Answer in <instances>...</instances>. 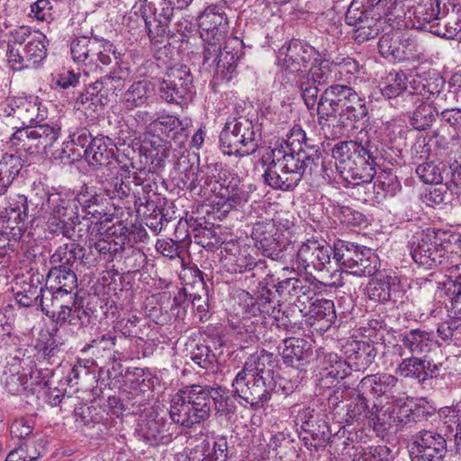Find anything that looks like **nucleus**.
<instances>
[{
  "instance_id": "1",
  "label": "nucleus",
  "mask_w": 461,
  "mask_h": 461,
  "mask_svg": "<svg viewBox=\"0 0 461 461\" xmlns=\"http://www.w3.org/2000/svg\"><path fill=\"white\" fill-rule=\"evenodd\" d=\"M438 14L437 0H353L346 22L357 29L384 20L393 29L407 30L424 27Z\"/></svg>"
},
{
  "instance_id": "2",
  "label": "nucleus",
  "mask_w": 461,
  "mask_h": 461,
  "mask_svg": "<svg viewBox=\"0 0 461 461\" xmlns=\"http://www.w3.org/2000/svg\"><path fill=\"white\" fill-rule=\"evenodd\" d=\"M199 34L203 46L204 69L212 70L214 83L228 82L236 75L237 63L240 58V41L230 38L225 40L229 22L224 5L214 4L207 6L197 16Z\"/></svg>"
},
{
  "instance_id": "3",
  "label": "nucleus",
  "mask_w": 461,
  "mask_h": 461,
  "mask_svg": "<svg viewBox=\"0 0 461 461\" xmlns=\"http://www.w3.org/2000/svg\"><path fill=\"white\" fill-rule=\"evenodd\" d=\"M100 188L93 185H84L75 194L73 193H48L40 207V215L47 221V227L50 233L62 234L70 238L76 225L80 223V211L85 214L83 218H90L96 223H104L112 221V215L100 209L104 198L99 192Z\"/></svg>"
},
{
  "instance_id": "4",
  "label": "nucleus",
  "mask_w": 461,
  "mask_h": 461,
  "mask_svg": "<svg viewBox=\"0 0 461 461\" xmlns=\"http://www.w3.org/2000/svg\"><path fill=\"white\" fill-rule=\"evenodd\" d=\"M319 154V148L309 142L303 130H293L284 144L263 158L268 163L263 175L266 184L283 191L294 189L305 170L320 158Z\"/></svg>"
},
{
  "instance_id": "5",
  "label": "nucleus",
  "mask_w": 461,
  "mask_h": 461,
  "mask_svg": "<svg viewBox=\"0 0 461 461\" xmlns=\"http://www.w3.org/2000/svg\"><path fill=\"white\" fill-rule=\"evenodd\" d=\"M319 96V89L309 83L302 85V97L309 110L316 111L318 122L324 128L333 118L345 127H354V123L367 114L364 99L351 87L344 85H332Z\"/></svg>"
},
{
  "instance_id": "6",
  "label": "nucleus",
  "mask_w": 461,
  "mask_h": 461,
  "mask_svg": "<svg viewBox=\"0 0 461 461\" xmlns=\"http://www.w3.org/2000/svg\"><path fill=\"white\" fill-rule=\"evenodd\" d=\"M376 147L366 130L357 132L355 140L340 141L332 149V158L340 177L348 185L370 184L375 172Z\"/></svg>"
},
{
  "instance_id": "7",
  "label": "nucleus",
  "mask_w": 461,
  "mask_h": 461,
  "mask_svg": "<svg viewBox=\"0 0 461 461\" xmlns=\"http://www.w3.org/2000/svg\"><path fill=\"white\" fill-rule=\"evenodd\" d=\"M211 413L208 386L193 384L180 389L170 401L171 420L186 428L204 422Z\"/></svg>"
},
{
  "instance_id": "8",
  "label": "nucleus",
  "mask_w": 461,
  "mask_h": 461,
  "mask_svg": "<svg viewBox=\"0 0 461 461\" xmlns=\"http://www.w3.org/2000/svg\"><path fill=\"white\" fill-rule=\"evenodd\" d=\"M74 116H64L51 123H38L35 126L22 127L12 134L7 145L16 152L48 154V149L59 138L61 128L68 125V121H74Z\"/></svg>"
},
{
  "instance_id": "9",
  "label": "nucleus",
  "mask_w": 461,
  "mask_h": 461,
  "mask_svg": "<svg viewBox=\"0 0 461 461\" xmlns=\"http://www.w3.org/2000/svg\"><path fill=\"white\" fill-rule=\"evenodd\" d=\"M333 259L342 273L357 277L374 276L379 267L378 258L370 249H362L344 240L334 243Z\"/></svg>"
},
{
  "instance_id": "10",
  "label": "nucleus",
  "mask_w": 461,
  "mask_h": 461,
  "mask_svg": "<svg viewBox=\"0 0 461 461\" xmlns=\"http://www.w3.org/2000/svg\"><path fill=\"white\" fill-rule=\"evenodd\" d=\"M70 50L75 62L89 68L88 70L84 69L85 77L89 71L95 70L98 63L108 66L114 60L118 64L122 58L113 43L104 39L77 38L72 41Z\"/></svg>"
},
{
  "instance_id": "11",
  "label": "nucleus",
  "mask_w": 461,
  "mask_h": 461,
  "mask_svg": "<svg viewBox=\"0 0 461 461\" xmlns=\"http://www.w3.org/2000/svg\"><path fill=\"white\" fill-rule=\"evenodd\" d=\"M451 242L447 233L435 229H427L414 237L411 246L412 259L425 268H432L447 261V253Z\"/></svg>"
},
{
  "instance_id": "12",
  "label": "nucleus",
  "mask_w": 461,
  "mask_h": 461,
  "mask_svg": "<svg viewBox=\"0 0 461 461\" xmlns=\"http://www.w3.org/2000/svg\"><path fill=\"white\" fill-rule=\"evenodd\" d=\"M49 114L46 104L38 96L7 98L0 106V118L12 129H21L22 125L40 123Z\"/></svg>"
},
{
  "instance_id": "13",
  "label": "nucleus",
  "mask_w": 461,
  "mask_h": 461,
  "mask_svg": "<svg viewBox=\"0 0 461 461\" xmlns=\"http://www.w3.org/2000/svg\"><path fill=\"white\" fill-rule=\"evenodd\" d=\"M221 149L229 156L252 154L258 149L255 126L246 117L229 118L220 135Z\"/></svg>"
},
{
  "instance_id": "14",
  "label": "nucleus",
  "mask_w": 461,
  "mask_h": 461,
  "mask_svg": "<svg viewBox=\"0 0 461 461\" xmlns=\"http://www.w3.org/2000/svg\"><path fill=\"white\" fill-rule=\"evenodd\" d=\"M240 299L243 303L242 308L245 316L241 321L237 323L231 321L230 325L233 330H236V334L240 340L244 342L254 341L255 335L253 333V329L251 326H249V330L248 328V318L250 316H269L276 321H279L281 310L277 309L275 302L270 299V291H265L257 298L252 297L247 292H242L240 294ZM282 314H284V312H282Z\"/></svg>"
},
{
  "instance_id": "15",
  "label": "nucleus",
  "mask_w": 461,
  "mask_h": 461,
  "mask_svg": "<svg viewBox=\"0 0 461 461\" xmlns=\"http://www.w3.org/2000/svg\"><path fill=\"white\" fill-rule=\"evenodd\" d=\"M231 385L235 394L249 403L252 410L264 407L271 398L265 378L258 373V368H252L251 364L237 373Z\"/></svg>"
},
{
  "instance_id": "16",
  "label": "nucleus",
  "mask_w": 461,
  "mask_h": 461,
  "mask_svg": "<svg viewBox=\"0 0 461 461\" xmlns=\"http://www.w3.org/2000/svg\"><path fill=\"white\" fill-rule=\"evenodd\" d=\"M43 312L62 326L66 323L71 326H81L86 318L83 299L76 294H64V296H56L43 304Z\"/></svg>"
},
{
  "instance_id": "17",
  "label": "nucleus",
  "mask_w": 461,
  "mask_h": 461,
  "mask_svg": "<svg viewBox=\"0 0 461 461\" xmlns=\"http://www.w3.org/2000/svg\"><path fill=\"white\" fill-rule=\"evenodd\" d=\"M320 53L298 40L284 44L277 53V65L291 73L304 75L312 60L318 61Z\"/></svg>"
},
{
  "instance_id": "18",
  "label": "nucleus",
  "mask_w": 461,
  "mask_h": 461,
  "mask_svg": "<svg viewBox=\"0 0 461 461\" xmlns=\"http://www.w3.org/2000/svg\"><path fill=\"white\" fill-rule=\"evenodd\" d=\"M446 451L447 442L444 437L430 429L417 433L409 446L411 461H442Z\"/></svg>"
},
{
  "instance_id": "19",
  "label": "nucleus",
  "mask_w": 461,
  "mask_h": 461,
  "mask_svg": "<svg viewBox=\"0 0 461 461\" xmlns=\"http://www.w3.org/2000/svg\"><path fill=\"white\" fill-rule=\"evenodd\" d=\"M193 77L186 66L171 68L158 86L159 96L167 103H178L193 94Z\"/></svg>"
},
{
  "instance_id": "20",
  "label": "nucleus",
  "mask_w": 461,
  "mask_h": 461,
  "mask_svg": "<svg viewBox=\"0 0 461 461\" xmlns=\"http://www.w3.org/2000/svg\"><path fill=\"white\" fill-rule=\"evenodd\" d=\"M212 190L215 193L212 204L223 215L248 203L252 192L250 186H248V191L243 186H239V180L234 177L230 181L224 179L222 183L217 182Z\"/></svg>"
},
{
  "instance_id": "21",
  "label": "nucleus",
  "mask_w": 461,
  "mask_h": 461,
  "mask_svg": "<svg viewBox=\"0 0 461 461\" xmlns=\"http://www.w3.org/2000/svg\"><path fill=\"white\" fill-rule=\"evenodd\" d=\"M48 44L47 37L43 33L36 32L33 34L31 32V36L25 41L23 59L19 55L18 50L12 47L10 56L14 70L37 68L41 66L47 58Z\"/></svg>"
},
{
  "instance_id": "22",
  "label": "nucleus",
  "mask_w": 461,
  "mask_h": 461,
  "mask_svg": "<svg viewBox=\"0 0 461 461\" xmlns=\"http://www.w3.org/2000/svg\"><path fill=\"white\" fill-rule=\"evenodd\" d=\"M366 292L369 300L375 303H386L391 301L396 302L401 298L404 292V285L402 279L395 273L384 272L369 281Z\"/></svg>"
},
{
  "instance_id": "23",
  "label": "nucleus",
  "mask_w": 461,
  "mask_h": 461,
  "mask_svg": "<svg viewBox=\"0 0 461 461\" xmlns=\"http://www.w3.org/2000/svg\"><path fill=\"white\" fill-rule=\"evenodd\" d=\"M132 165L116 163L109 168L110 174L100 180V189L110 199H123L130 195L131 184L134 183L136 173L131 170Z\"/></svg>"
},
{
  "instance_id": "24",
  "label": "nucleus",
  "mask_w": 461,
  "mask_h": 461,
  "mask_svg": "<svg viewBox=\"0 0 461 461\" xmlns=\"http://www.w3.org/2000/svg\"><path fill=\"white\" fill-rule=\"evenodd\" d=\"M43 280V276L39 273L16 277L12 285L16 302L23 307L40 305L43 312L44 299L42 294H45L42 285Z\"/></svg>"
},
{
  "instance_id": "25",
  "label": "nucleus",
  "mask_w": 461,
  "mask_h": 461,
  "mask_svg": "<svg viewBox=\"0 0 461 461\" xmlns=\"http://www.w3.org/2000/svg\"><path fill=\"white\" fill-rule=\"evenodd\" d=\"M331 249L325 242L308 240L298 249L295 265L305 271L314 269L322 271L330 263Z\"/></svg>"
},
{
  "instance_id": "26",
  "label": "nucleus",
  "mask_w": 461,
  "mask_h": 461,
  "mask_svg": "<svg viewBox=\"0 0 461 461\" xmlns=\"http://www.w3.org/2000/svg\"><path fill=\"white\" fill-rule=\"evenodd\" d=\"M325 285L313 276L287 277L276 285L280 295L299 299L302 304H306L322 291Z\"/></svg>"
},
{
  "instance_id": "27",
  "label": "nucleus",
  "mask_w": 461,
  "mask_h": 461,
  "mask_svg": "<svg viewBox=\"0 0 461 461\" xmlns=\"http://www.w3.org/2000/svg\"><path fill=\"white\" fill-rule=\"evenodd\" d=\"M77 288V278L76 274L68 267H51L49 271L46 283L45 294H42L43 302H49L56 296L76 294Z\"/></svg>"
},
{
  "instance_id": "28",
  "label": "nucleus",
  "mask_w": 461,
  "mask_h": 461,
  "mask_svg": "<svg viewBox=\"0 0 461 461\" xmlns=\"http://www.w3.org/2000/svg\"><path fill=\"white\" fill-rule=\"evenodd\" d=\"M445 86V80L438 74L433 72L416 73L410 81L411 91L408 92L410 102L417 104L420 100L429 102L438 96Z\"/></svg>"
},
{
  "instance_id": "29",
  "label": "nucleus",
  "mask_w": 461,
  "mask_h": 461,
  "mask_svg": "<svg viewBox=\"0 0 461 461\" xmlns=\"http://www.w3.org/2000/svg\"><path fill=\"white\" fill-rule=\"evenodd\" d=\"M170 426L162 418H153L141 420L135 430V436L138 440L143 442L147 446L158 447L160 445H167L172 439Z\"/></svg>"
},
{
  "instance_id": "30",
  "label": "nucleus",
  "mask_w": 461,
  "mask_h": 461,
  "mask_svg": "<svg viewBox=\"0 0 461 461\" xmlns=\"http://www.w3.org/2000/svg\"><path fill=\"white\" fill-rule=\"evenodd\" d=\"M397 417L394 422L396 429L416 423L434 414L435 409L422 399H397Z\"/></svg>"
},
{
  "instance_id": "31",
  "label": "nucleus",
  "mask_w": 461,
  "mask_h": 461,
  "mask_svg": "<svg viewBox=\"0 0 461 461\" xmlns=\"http://www.w3.org/2000/svg\"><path fill=\"white\" fill-rule=\"evenodd\" d=\"M226 443L203 440L189 451L177 453L175 461H226Z\"/></svg>"
},
{
  "instance_id": "32",
  "label": "nucleus",
  "mask_w": 461,
  "mask_h": 461,
  "mask_svg": "<svg viewBox=\"0 0 461 461\" xmlns=\"http://www.w3.org/2000/svg\"><path fill=\"white\" fill-rule=\"evenodd\" d=\"M116 147L113 140L105 136H97L91 140L85 150L86 159L91 165L113 166Z\"/></svg>"
},
{
  "instance_id": "33",
  "label": "nucleus",
  "mask_w": 461,
  "mask_h": 461,
  "mask_svg": "<svg viewBox=\"0 0 461 461\" xmlns=\"http://www.w3.org/2000/svg\"><path fill=\"white\" fill-rule=\"evenodd\" d=\"M399 342L415 357L426 356L436 345L433 333L426 330L413 329L399 336Z\"/></svg>"
},
{
  "instance_id": "34",
  "label": "nucleus",
  "mask_w": 461,
  "mask_h": 461,
  "mask_svg": "<svg viewBox=\"0 0 461 461\" xmlns=\"http://www.w3.org/2000/svg\"><path fill=\"white\" fill-rule=\"evenodd\" d=\"M350 368L359 371L368 367L376 356L373 346L364 341L351 340L343 346Z\"/></svg>"
},
{
  "instance_id": "35",
  "label": "nucleus",
  "mask_w": 461,
  "mask_h": 461,
  "mask_svg": "<svg viewBox=\"0 0 461 461\" xmlns=\"http://www.w3.org/2000/svg\"><path fill=\"white\" fill-rule=\"evenodd\" d=\"M173 18L171 9L161 8L152 15H142L141 20L144 23L146 32L152 43H162L167 36L168 25Z\"/></svg>"
},
{
  "instance_id": "36",
  "label": "nucleus",
  "mask_w": 461,
  "mask_h": 461,
  "mask_svg": "<svg viewBox=\"0 0 461 461\" xmlns=\"http://www.w3.org/2000/svg\"><path fill=\"white\" fill-rule=\"evenodd\" d=\"M30 363L25 359L13 358L5 371V388L12 394L27 391V376L30 375Z\"/></svg>"
},
{
  "instance_id": "37",
  "label": "nucleus",
  "mask_w": 461,
  "mask_h": 461,
  "mask_svg": "<svg viewBox=\"0 0 461 461\" xmlns=\"http://www.w3.org/2000/svg\"><path fill=\"white\" fill-rule=\"evenodd\" d=\"M154 92V86L148 80L133 82L122 94L121 103L124 109L131 111L147 103Z\"/></svg>"
},
{
  "instance_id": "38",
  "label": "nucleus",
  "mask_w": 461,
  "mask_h": 461,
  "mask_svg": "<svg viewBox=\"0 0 461 461\" xmlns=\"http://www.w3.org/2000/svg\"><path fill=\"white\" fill-rule=\"evenodd\" d=\"M408 84L410 85V82H408L405 73L402 71H393L381 79L379 90L388 99L396 98L403 95L410 99L408 92L411 91V89H408Z\"/></svg>"
},
{
  "instance_id": "39",
  "label": "nucleus",
  "mask_w": 461,
  "mask_h": 461,
  "mask_svg": "<svg viewBox=\"0 0 461 461\" xmlns=\"http://www.w3.org/2000/svg\"><path fill=\"white\" fill-rule=\"evenodd\" d=\"M430 363L425 361L420 357L411 356L405 357L396 368V373L403 377L417 379L419 382H424L433 376V370L429 369Z\"/></svg>"
},
{
  "instance_id": "40",
  "label": "nucleus",
  "mask_w": 461,
  "mask_h": 461,
  "mask_svg": "<svg viewBox=\"0 0 461 461\" xmlns=\"http://www.w3.org/2000/svg\"><path fill=\"white\" fill-rule=\"evenodd\" d=\"M321 376L323 378H330L332 381H339L344 379L348 374L350 365L348 361L342 360L336 353H323L321 357Z\"/></svg>"
},
{
  "instance_id": "41",
  "label": "nucleus",
  "mask_w": 461,
  "mask_h": 461,
  "mask_svg": "<svg viewBox=\"0 0 461 461\" xmlns=\"http://www.w3.org/2000/svg\"><path fill=\"white\" fill-rule=\"evenodd\" d=\"M126 76L127 72L122 68H118L100 79L95 80L93 90H99L101 96L108 104L109 97L116 95V92L122 90L124 86Z\"/></svg>"
},
{
  "instance_id": "42",
  "label": "nucleus",
  "mask_w": 461,
  "mask_h": 461,
  "mask_svg": "<svg viewBox=\"0 0 461 461\" xmlns=\"http://www.w3.org/2000/svg\"><path fill=\"white\" fill-rule=\"evenodd\" d=\"M318 61L312 60L307 69V77L313 84L324 85L329 83L333 78H337L333 68L330 64L331 54L325 51L317 57Z\"/></svg>"
},
{
  "instance_id": "43",
  "label": "nucleus",
  "mask_w": 461,
  "mask_h": 461,
  "mask_svg": "<svg viewBox=\"0 0 461 461\" xmlns=\"http://www.w3.org/2000/svg\"><path fill=\"white\" fill-rule=\"evenodd\" d=\"M7 203L8 205L5 208V215L4 217L7 219V222L14 221L15 226L11 228L13 230L16 228L21 234L24 229V222L28 218L27 198L24 195L18 194L10 197Z\"/></svg>"
},
{
  "instance_id": "44",
  "label": "nucleus",
  "mask_w": 461,
  "mask_h": 461,
  "mask_svg": "<svg viewBox=\"0 0 461 461\" xmlns=\"http://www.w3.org/2000/svg\"><path fill=\"white\" fill-rule=\"evenodd\" d=\"M23 167L16 154H5L0 160V195L4 194Z\"/></svg>"
},
{
  "instance_id": "45",
  "label": "nucleus",
  "mask_w": 461,
  "mask_h": 461,
  "mask_svg": "<svg viewBox=\"0 0 461 461\" xmlns=\"http://www.w3.org/2000/svg\"><path fill=\"white\" fill-rule=\"evenodd\" d=\"M309 307L303 304L302 313L308 315L310 319L314 321H324L330 326L336 319V311L334 303L328 299H317L312 303L310 301Z\"/></svg>"
},
{
  "instance_id": "46",
  "label": "nucleus",
  "mask_w": 461,
  "mask_h": 461,
  "mask_svg": "<svg viewBox=\"0 0 461 461\" xmlns=\"http://www.w3.org/2000/svg\"><path fill=\"white\" fill-rule=\"evenodd\" d=\"M391 413H393V409L387 402L384 405L378 402L374 403L372 411L369 412L368 420L369 424L373 426L374 430L377 434L394 427L395 419L392 418Z\"/></svg>"
},
{
  "instance_id": "47",
  "label": "nucleus",
  "mask_w": 461,
  "mask_h": 461,
  "mask_svg": "<svg viewBox=\"0 0 461 461\" xmlns=\"http://www.w3.org/2000/svg\"><path fill=\"white\" fill-rule=\"evenodd\" d=\"M414 104L416 108L411 113L409 122L413 129L424 131L432 125L438 112L436 108L427 101L420 100Z\"/></svg>"
},
{
  "instance_id": "48",
  "label": "nucleus",
  "mask_w": 461,
  "mask_h": 461,
  "mask_svg": "<svg viewBox=\"0 0 461 461\" xmlns=\"http://www.w3.org/2000/svg\"><path fill=\"white\" fill-rule=\"evenodd\" d=\"M82 257V249L72 242L59 246L50 257V263L57 267L70 268Z\"/></svg>"
},
{
  "instance_id": "49",
  "label": "nucleus",
  "mask_w": 461,
  "mask_h": 461,
  "mask_svg": "<svg viewBox=\"0 0 461 461\" xmlns=\"http://www.w3.org/2000/svg\"><path fill=\"white\" fill-rule=\"evenodd\" d=\"M438 4V11L439 14L437 16V18L433 19L430 22H428L424 27L422 28H416L417 30H429L431 33L439 36L441 38L445 39H455L458 36L459 33H461V28H457V26L455 25V19H453L451 16L448 15L447 21L441 25L440 22L436 23L437 21H441L443 13L440 10V2L439 0H437Z\"/></svg>"
},
{
  "instance_id": "50",
  "label": "nucleus",
  "mask_w": 461,
  "mask_h": 461,
  "mask_svg": "<svg viewBox=\"0 0 461 461\" xmlns=\"http://www.w3.org/2000/svg\"><path fill=\"white\" fill-rule=\"evenodd\" d=\"M373 189L375 198L380 201L387 195L393 196L401 189V184L395 175L383 171L375 177Z\"/></svg>"
},
{
  "instance_id": "51",
  "label": "nucleus",
  "mask_w": 461,
  "mask_h": 461,
  "mask_svg": "<svg viewBox=\"0 0 461 461\" xmlns=\"http://www.w3.org/2000/svg\"><path fill=\"white\" fill-rule=\"evenodd\" d=\"M398 379L390 374H376L364 378L363 384L370 388L371 392L378 397L392 393Z\"/></svg>"
},
{
  "instance_id": "52",
  "label": "nucleus",
  "mask_w": 461,
  "mask_h": 461,
  "mask_svg": "<svg viewBox=\"0 0 461 461\" xmlns=\"http://www.w3.org/2000/svg\"><path fill=\"white\" fill-rule=\"evenodd\" d=\"M31 36V29L27 26H21L10 31L6 41V61L10 68L14 70V66L12 63L10 50L12 47L17 49L19 55L23 59V48L25 41Z\"/></svg>"
},
{
  "instance_id": "53",
  "label": "nucleus",
  "mask_w": 461,
  "mask_h": 461,
  "mask_svg": "<svg viewBox=\"0 0 461 461\" xmlns=\"http://www.w3.org/2000/svg\"><path fill=\"white\" fill-rule=\"evenodd\" d=\"M10 433L13 438L20 440L21 443L42 436L40 432L34 431V420L27 417L15 419L11 424Z\"/></svg>"
},
{
  "instance_id": "54",
  "label": "nucleus",
  "mask_w": 461,
  "mask_h": 461,
  "mask_svg": "<svg viewBox=\"0 0 461 461\" xmlns=\"http://www.w3.org/2000/svg\"><path fill=\"white\" fill-rule=\"evenodd\" d=\"M305 341L296 338H288L283 340L278 347L280 354L286 365L293 366L295 361L303 358Z\"/></svg>"
},
{
  "instance_id": "55",
  "label": "nucleus",
  "mask_w": 461,
  "mask_h": 461,
  "mask_svg": "<svg viewBox=\"0 0 461 461\" xmlns=\"http://www.w3.org/2000/svg\"><path fill=\"white\" fill-rule=\"evenodd\" d=\"M180 122L177 118L172 115H162L156 118L147 126V134L158 138L159 140L176 129Z\"/></svg>"
},
{
  "instance_id": "56",
  "label": "nucleus",
  "mask_w": 461,
  "mask_h": 461,
  "mask_svg": "<svg viewBox=\"0 0 461 461\" xmlns=\"http://www.w3.org/2000/svg\"><path fill=\"white\" fill-rule=\"evenodd\" d=\"M400 35L394 32L384 34L378 42L380 54L392 62H401Z\"/></svg>"
},
{
  "instance_id": "57",
  "label": "nucleus",
  "mask_w": 461,
  "mask_h": 461,
  "mask_svg": "<svg viewBox=\"0 0 461 461\" xmlns=\"http://www.w3.org/2000/svg\"><path fill=\"white\" fill-rule=\"evenodd\" d=\"M401 62L405 60L419 59L423 53V48L415 36L410 32H402L400 35Z\"/></svg>"
},
{
  "instance_id": "58",
  "label": "nucleus",
  "mask_w": 461,
  "mask_h": 461,
  "mask_svg": "<svg viewBox=\"0 0 461 461\" xmlns=\"http://www.w3.org/2000/svg\"><path fill=\"white\" fill-rule=\"evenodd\" d=\"M209 393L210 401H213L217 413L225 416L234 413L236 405L233 396L221 388L209 387Z\"/></svg>"
},
{
  "instance_id": "59",
  "label": "nucleus",
  "mask_w": 461,
  "mask_h": 461,
  "mask_svg": "<svg viewBox=\"0 0 461 461\" xmlns=\"http://www.w3.org/2000/svg\"><path fill=\"white\" fill-rule=\"evenodd\" d=\"M445 167L443 163L426 162L417 167L416 173L425 184L438 185L443 181Z\"/></svg>"
},
{
  "instance_id": "60",
  "label": "nucleus",
  "mask_w": 461,
  "mask_h": 461,
  "mask_svg": "<svg viewBox=\"0 0 461 461\" xmlns=\"http://www.w3.org/2000/svg\"><path fill=\"white\" fill-rule=\"evenodd\" d=\"M93 89L94 83L90 84L86 92L80 95L77 100V109H83L85 113L88 111L95 112L107 104L106 101L101 96L99 90Z\"/></svg>"
},
{
  "instance_id": "61",
  "label": "nucleus",
  "mask_w": 461,
  "mask_h": 461,
  "mask_svg": "<svg viewBox=\"0 0 461 461\" xmlns=\"http://www.w3.org/2000/svg\"><path fill=\"white\" fill-rule=\"evenodd\" d=\"M68 132L69 140L63 143L64 147L61 149L59 154L55 156V158L62 159L64 158H69L71 149L68 150V149H69L70 145H77L82 148L89 145L91 135L86 128H79L77 131L69 129Z\"/></svg>"
},
{
  "instance_id": "62",
  "label": "nucleus",
  "mask_w": 461,
  "mask_h": 461,
  "mask_svg": "<svg viewBox=\"0 0 461 461\" xmlns=\"http://www.w3.org/2000/svg\"><path fill=\"white\" fill-rule=\"evenodd\" d=\"M443 128H447L452 140L461 135V109H446L440 113Z\"/></svg>"
},
{
  "instance_id": "63",
  "label": "nucleus",
  "mask_w": 461,
  "mask_h": 461,
  "mask_svg": "<svg viewBox=\"0 0 461 461\" xmlns=\"http://www.w3.org/2000/svg\"><path fill=\"white\" fill-rule=\"evenodd\" d=\"M35 348L45 358L54 357L59 348L53 333L49 330H41L36 339Z\"/></svg>"
},
{
  "instance_id": "64",
  "label": "nucleus",
  "mask_w": 461,
  "mask_h": 461,
  "mask_svg": "<svg viewBox=\"0 0 461 461\" xmlns=\"http://www.w3.org/2000/svg\"><path fill=\"white\" fill-rule=\"evenodd\" d=\"M367 403L366 399L360 396L353 399L347 405L346 422L352 424L366 416Z\"/></svg>"
}]
</instances>
